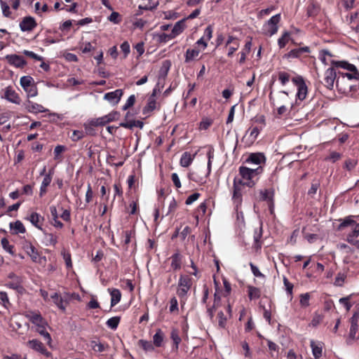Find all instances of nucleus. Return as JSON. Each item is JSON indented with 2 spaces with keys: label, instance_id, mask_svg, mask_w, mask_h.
<instances>
[{
  "label": "nucleus",
  "instance_id": "obj_1",
  "mask_svg": "<svg viewBox=\"0 0 359 359\" xmlns=\"http://www.w3.org/2000/svg\"><path fill=\"white\" fill-rule=\"evenodd\" d=\"M238 171L241 176L238 180H242L243 184L248 187L252 188L257 182V178H256V177L263 172V168L262 166H259L255 169L241 166L239 167Z\"/></svg>",
  "mask_w": 359,
  "mask_h": 359
},
{
  "label": "nucleus",
  "instance_id": "obj_2",
  "mask_svg": "<svg viewBox=\"0 0 359 359\" xmlns=\"http://www.w3.org/2000/svg\"><path fill=\"white\" fill-rule=\"evenodd\" d=\"M192 285V278L187 275H180L177 284V294L180 299V302L185 304L187 294Z\"/></svg>",
  "mask_w": 359,
  "mask_h": 359
},
{
  "label": "nucleus",
  "instance_id": "obj_3",
  "mask_svg": "<svg viewBox=\"0 0 359 359\" xmlns=\"http://www.w3.org/2000/svg\"><path fill=\"white\" fill-rule=\"evenodd\" d=\"M286 104H290L291 107L293 106V104L289 102L288 93L285 90H282L278 93L277 97L272 101L273 106H278L277 114L278 116L283 115L287 111Z\"/></svg>",
  "mask_w": 359,
  "mask_h": 359
},
{
  "label": "nucleus",
  "instance_id": "obj_4",
  "mask_svg": "<svg viewBox=\"0 0 359 359\" xmlns=\"http://www.w3.org/2000/svg\"><path fill=\"white\" fill-rule=\"evenodd\" d=\"M245 187V185L243 184L242 180H238V177H234L233 182L232 201L236 208H238L242 204V196Z\"/></svg>",
  "mask_w": 359,
  "mask_h": 359
},
{
  "label": "nucleus",
  "instance_id": "obj_5",
  "mask_svg": "<svg viewBox=\"0 0 359 359\" xmlns=\"http://www.w3.org/2000/svg\"><path fill=\"white\" fill-rule=\"evenodd\" d=\"M334 68V67L332 66L331 67H329L325 72L324 85L328 89H332L335 80L337 86L338 87L339 85L341 77L339 76L337 79V72Z\"/></svg>",
  "mask_w": 359,
  "mask_h": 359
},
{
  "label": "nucleus",
  "instance_id": "obj_6",
  "mask_svg": "<svg viewBox=\"0 0 359 359\" xmlns=\"http://www.w3.org/2000/svg\"><path fill=\"white\" fill-rule=\"evenodd\" d=\"M280 20V14L275 15L271 18L263 26V32L265 34L272 36L278 31V24Z\"/></svg>",
  "mask_w": 359,
  "mask_h": 359
},
{
  "label": "nucleus",
  "instance_id": "obj_7",
  "mask_svg": "<svg viewBox=\"0 0 359 359\" xmlns=\"http://www.w3.org/2000/svg\"><path fill=\"white\" fill-rule=\"evenodd\" d=\"M292 81L297 87V97L299 100H304L307 95V86L302 76H297L292 79Z\"/></svg>",
  "mask_w": 359,
  "mask_h": 359
},
{
  "label": "nucleus",
  "instance_id": "obj_8",
  "mask_svg": "<svg viewBox=\"0 0 359 359\" xmlns=\"http://www.w3.org/2000/svg\"><path fill=\"white\" fill-rule=\"evenodd\" d=\"M23 249L34 262L41 264L42 260H46L45 257H40L38 251L31 243L25 242L23 244Z\"/></svg>",
  "mask_w": 359,
  "mask_h": 359
},
{
  "label": "nucleus",
  "instance_id": "obj_9",
  "mask_svg": "<svg viewBox=\"0 0 359 359\" xmlns=\"http://www.w3.org/2000/svg\"><path fill=\"white\" fill-rule=\"evenodd\" d=\"M298 35L297 33L291 32H285L280 38L278 40V45H286L291 43L292 45H302L301 41H298Z\"/></svg>",
  "mask_w": 359,
  "mask_h": 359
},
{
  "label": "nucleus",
  "instance_id": "obj_10",
  "mask_svg": "<svg viewBox=\"0 0 359 359\" xmlns=\"http://www.w3.org/2000/svg\"><path fill=\"white\" fill-rule=\"evenodd\" d=\"M261 201H266L270 210L274 206V190L273 189H266L259 191Z\"/></svg>",
  "mask_w": 359,
  "mask_h": 359
},
{
  "label": "nucleus",
  "instance_id": "obj_11",
  "mask_svg": "<svg viewBox=\"0 0 359 359\" xmlns=\"http://www.w3.org/2000/svg\"><path fill=\"white\" fill-rule=\"evenodd\" d=\"M27 345L32 349L46 355V357H50L51 353L49 352L43 343L38 339H32L27 342Z\"/></svg>",
  "mask_w": 359,
  "mask_h": 359
},
{
  "label": "nucleus",
  "instance_id": "obj_12",
  "mask_svg": "<svg viewBox=\"0 0 359 359\" xmlns=\"http://www.w3.org/2000/svg\"><path fill=\"white\" fill-rule=\"evenodd\" d=\"M25 317L29 319L32 323L35 325L36 327L43 325H47V323L46 320L41 316V315L38 312L35 313L34 311H28L25 313Z\"/></svg>",
  "mask_w": 359,
  "mask_h": 359
},
{
  "label": "nucleus",
  "instance_id": "obj_13",
  "mask_svg": "<svg viewBox=\"0 0 359 359\" xmlns=\"http://www.w3.org/2000/svg\"><path fill=\"white\" fill-rule=\"evenodd\" d=\"M37 26L35 19L31 16H26L22 18L20 23V29L22 32H31Z\"/></svg>",
  "mask_w": 359,
  "mask_h": 359
},
{
  "label": "nucleus",
  "instance_id": "obj_14",
  "mask_svg": "<svg viewBox=\"0 0 359 359\" xmlns=\"http://www.w3.org/2000/svg\"><path fill=\"white\" fill-rule=\"evenodd\" d=\"M6 60L11 65L17 68H22L27 65L23 57L15 54L7 55Z\"/></svg>",
  "mask_w": 359,
  "mask_h": 359
},
{
  "label": "nucleus",
  "instance_id": "obj_15",
  "mask_svg": "<svg viewBox=\"0 0 359 359\" xmlns=\"http://www.w3.org/2000/svg\"><path fill=\"white\" fill-rule=\"evenodd\" d=\"M130 116V112H127L124 121L119 123V127L133 130L134 127L142 129L144 126V123L142 121H127L128 117Z\"/></svg>",
  "mask_w": 359,
  "mask_h": 359
},
{
  "label": "nucleus",
  "instance_id": "obj_16",
  "mask_svg": "<svg viewBox=\"0 0 359 359\" xmlns=\"http://www.w3.org/2000/svg\"><path fill=\"white\" fill-rule=\"evenodd\" d=\"M310 49L309 46H302L299 47L297 48H294L291 50L289 53L284 55V58H298L302 54L309 53Z\"/></svg>",
  "mask_w": 359,
  "mask_h": 359
},
{
  "label": "nucleus",
  "instance_id": "obj_17",
  "mask_svg": "<svg viewBox=\"0 0 359 359\" xmlns=\"http://www.w3.org/2000/svg\"><path fill=\"white\" fill-rule=\"evenodd\" d=\"M263 234L262 224L259 223V226L255 228L253 239H254V248L256 250L261 249L262 241L261 238Z\"/></svg>",
  "mask_w": 359,
  "mask_h": 359
},
{
  "label": "nucleus",
  "instance_id": "obj_18",
  "mask_svg": "<svg viewBox=\"0 0 359 359\" xmlns=\"http://www.w3.org/2000/svg\"><path fill=\"white\" fill-rule=\"evenodd\" d=\"M4 97L10 102L16 104H19L20 103V98L18 94L11 86L6 88Z\"/></svg>",
  "mask_w": 359,
  "mask_h": 359
},
{
  "label": "nucleus",
  "instance_id": "obj_19",
  "mask_svg": "<svg viewBox=\"0 0 359 359\" xmlns=\"http://www.w3.org/2000/svg\"><path fill=\"white\" fill-rule=\"evenodd\" d=\"M122 95L123 90L121 89H116L114 91L106 93L104 98L109 102L116 104L120 101Z\"/></svg>",
  "mask_w": 359,
  "mask_h": 359
},
{
  "label": "nucleus",
  "instance_id": "obj_20",
  "mask_svg": "<svg viewBox=\"0 0 359 359\" xmlns=\"http://www.w3.org/2000/svg\"><path fill=\"white\" fill-rule=\"evenodd\" d=\"M25 109L29 113L37 114L41 112H46L48 109L44 108L41 104L28 100L25 103Z\"/></svg>",
  "mask_w": 359,
  "mask_h": 359
},
{
  "label": "nucleus",
  "instance_id": "obj_21",
  "mask_svg": "<svg viewBox=\"0 0 359 359\" xmlns=\"http://www.w3.org/2000/svg\"><path fill=\"white\" fill-rule=\"evenodd\" d=\"M330 65L335 68H341L348 71H355V69H357L354 65L351 64L346 60H331Z\"/></svg>",
  "mask_w": 359,
  "mask_h": 359
},
{
  "label": "nucleus",
  "instance_id": "obj_22",
  "mask_svg": "<svg viewBox=\"0 0 359 359\" xmlns=\"http://www.w3.org/2000/svg\"><path fill=\"white\" fill-rule=\"evenodd\" d=\"M8 278L11 279V281L6 283V287L16 290L22 288L21 279L19 276H16L14 273H10Z\"/></svg>",
  "mask_w": 359,
  "mask_h": 359
},
{
  "label": "nucleus",
  "instance_id": "obj_23",
  "mask_svg": "<svg viewBox=\"0 0 359 359\" xmlns=\"http://www.w3.org/2000/svg\"><path fill=\"white\" fill-rule=\"evenodd\" d=\"M266 161L265 156L262 153H252L246 159L247 163L260 165L264 163Z\"/></svg>",
  "mask_w": 359,
  "mask_h": 359
},
{
  "label": "nucleus",
  "instance_id": "obj_24",
  "mask_svg": "<svg viewBox=\"0 0 359 359\" xmlns=\"http://www.w3.org/2000/svg\"><path fill=\"white\" fill-rule=\"evenodd\" d=\"M53 299V303L62 311H65L66 309V306L67 304V302L65 300L60 294L57 292H55L50 296Z\"/></svg>",
  "mask_w": 359,
  "mask_h": 359
},
{
  "label": "nucleus",
  "instance_id": "obj_25",
  "mask_svg": "<svg viewBox=\"0 0 359 359\" xmlns=\"http://www.w3.org/2000/svg\"><path fill=\"white\" fill-rule=\"evenodd\" d=\"M170 259H171L170 266L174 271L181 269L182 256L180 252L174 253Z\"/></svg>",
  "mask_w": 359,
  "mask_h": 359
},
{
  "label": "nucleus",
  "instance_id": "obj_26",
  "mask_svg": "<svg viewBox=\"0 0 359 359\" xmlns=\"http://www.w3.org/2000/svg\"><path fill=\"white\" fill-rule=\"evenodd\" d=\"M108 291L111 295V308L116 306L121 299V293L118 289L109 288Z\"/></svg>",
  "mask_w": 359,
  "mask_h": 359
},
{
  "label": "nucleus",
  "instance_id": "obj_27",
  "mask_svg": "<svg viewBox=\"0 0 359 359\" xmlns=\"http://www.w3.org/2000/svg\"><path fill=\"white\" fill-rule=\"evenodd\" d=\"M170 66L171 63L169 60H165L163 62L158 72V79H160V80L165 81L170 70Z\"/></svg>",
  "mask_w": 359,
  "mask_h": 359
},
{
  "label": "nucleus",
  "instance_id": "obj_28",
  "mask_svg": "<svg viewBox=\"0 0 359 359\" xmlns=\"http://www.w3.org/2000/svg\"><path fill=\"white\" fill-rule=\"evenodd\" d=\"M170 339L173 341L172 350L175 351H177V350L179 348V344L181 343V341H182L181 337H180V334H179V331L177 329H175V328L172 329L171 332H170Z\"/></svg>",
  "mask_w": 359,
  "mask_h": 359
},
{
  "label": "nucleus",
  "instance_id": "obj_29",
  "mask_svg": "<svg viewBox=\"0 0 359 359\" xmlns=\"http://www.w3.org/2000/svg\"><path fill=\"white\" fill-rule=\"evenodd\" d=\"M10 228L13 231V234L24 233L26 231L24 224L20 220H17L15 222H11Z\"/></svg>",
  "mask_w": 359,
  "mask_h": 359
},
{
  "label": "nucleus",
  "instance_id": "obj_30",
  "mask_svg": "<svg viewBox=\"0 0 359 359\" xmlns=\"http://www.w3.org/2000/svg\"><path fill=\"white\" fill-rule=\"evenodd\" d=\"M185 20V19H182L175 23V25L173 26L171 30V37H176L177 35H179L180 33L183 32L186 27Z\"/></svg>",
  "mask_w": 359,
  "mask_h": 359
},
{
  "label": "nucleus",
  "instance_id": "obj_31",
  "mask_svg": "<svg viewBox=\"0 0 359 359\" xmlns=\"http://www.w3.org/2000/svg\"><path fill=\"white\" fill-rule=\"evenodd\" d=\"M248 292L250 300L259 299L261 296L260 289L254 286L248 285Z\"/></svg>",
  "mask_w": 359,
  "mask_h": 359
},
{
  "label": "nucleus",
  "instance_id": "obj_32",
  "mask_svg": "<svg viewBox=\"0 0 359 359\" xmlns=\"http://www.w3.org/2000/svg\"><path fill=\"white\" fill-rule=\"evenodd\" d=\"M358 315L355 313L351 318V325L350 328V337L351 338H355L356 332L358 330Z\"/></svg>",
  "mask_w": 359,
  "mask_h": 359
},
{
  "label": "nucleus",
  "instance_id": "obj_33",
  "mask_svg": "<svg viewBox=\"0 0 359 359\" xmlns=\"http://www.w3.org/2000/svg\"><path fill=\"white\" fill-rule=\"evenodd\" d=\"M332 55L327 50H321L319 54V60L325 65H328L330 64V60H332Z\"/></svg>",
  "mask_w": 359,
  "mask_h": 359
},
{
  "label": "nucleus",
  "instance_id": "obj_34",
  "mask_svg": "<svg viewBox=\"0 0 359 359\" xmlns=\"http://www.w3.org/2000/svg\"><path fill=\"white\" fill-rule=\"evenodd\" d=\"M164 339V334L161 329H158L153 337L154 345L156 347L162 346Z\"/></svg>",
  "mask_w": 359,
  "mask_h": 359
},
{
  "label": "nucleus",
  "instance_id": "obj_35",
  "mask_svg": "<svg viewBox=\"0 0 359 359\" xmlns=\"http://www.w3.org/2000/svg\"><path fill=\"white\" fill-rule=\"evenodd\" d=\"M193 161V157L191 154L188 152H184L180 158V165L184 168L189 167Z\"/></svg>",
  "mask_w": 359,
  "mask_h": 359
},
{
  "label": "nucleus",
  "instance_id": "obj_36",
  "mask_svg": "<svg viewBox=\"0 0 359 359\" xmlns=\"http://www.w3.org/2000/svg\"><path fill=\"white\" fill-rule=\"evenodd\" d=\"M20 83L25 90L34 83V79L30 76H23L20 78Z\"/></svg>",
  "mask_w": 359,
  "mask_h": 359
},
{
  "label": "nucleus",
  "instance_id": "obj_37",
  "mask_svg": "<svg viewBox=\"0 0 359 359\" xmlns=\"http://www.w3.org/2000/svg\"><path fill=\"white\" fill-rule=\"evenodd\" d=\"M348 73H341L340 74L341 79L347 78L348 80H359V72L357 69L355 71H348Z\"/></svg>",
  "mask_w": 359,
  "mask_h": 359
},
{
  "label": "nucleus",
  "instance_id": "obj_38",
  "mask_svg": "<svg viewBox=\"0 0 359 359\" xmlns=\"http://www.w3.org/2000/svg\"><path fill=\"white\" fill-rule=\"evenodd\" d=\"M359 236V223L355 224V226L351 227V231L346 236V241L349 243V240L355 241V238Z\"/></svg>",
  "mask_w": 359,
  "mask_h": 359
},
{
  "label": "nucleus",
  "instance_id": "obj_39",
  "mask_svg": "<svg viewBox=\"0 0 359 359\" xmlns=\"http://www.w3.org/2000/svg\"><path fill=\"white\" fill-rule=\"evenodd\" d=\"M311 347L312 348V353L315 359H319L322 356V346L318 344H316L313 341H311Z\"/></svg>",
  "mask_w": 359,
  "mask_h": 359
},
{
  "label": "nucleus",
  "instance_id": "obj_40",
  "mask_svg": "<svg viewBox=\"0 0 359 359\" xmlns=\"http://www.w3.org/2000/svg\"><path fill=\"white\" fill-rule=\"evenodd\" d=\"M156 100L154 97H149L147 104L143 108V114H147L155 109L156 108Z\"/></svg>",
  "mask_w": 359,
  "mask_h": 359
},
{
  "label": "nucleus",
  "instance_id": "obj_41",
  "mask_svg": "<svg viewBox=\"0 0 359 359\" xmlns=\"http://www.w3.org/2000/svg\"><path fill=\"white\" fill-rule=\"evenodd\" d=\"M358 223H356L355 220L353 219L352 216H349L346 217L344 221L339 224V229L341 230L345 227L351 226L353 227L355 226V224H358Z\"/></svg>",
  "mask_w": 359,
  "mask_h": 359
},
{
  "label": "nucleus",
  "instance_id": "obj_42",
  "mask_svg": "<svg viewBox=\"0 0 359 359\" xmlns=\"http://www.w3.org/2000/svg\"><path fill=\"white\" fill-rule=\"evenodd\" d=\"M121 317L120 316H114L107 320L106 322V325L108 327L111 328V330H116L118 327V325L120 323Z\"/></svg>",
  "mask_w": 359,
  "mask_h": 359
},
{
  "label": "nucleus",
  "instance_id": "obj_43",
  "mask_svg": "<svg viewBox=\"0 0 359 359\" xmlns=\"http://www.w3.org/2000/svg\"><path fill=\"white\" fill-rule=\"evenodd\" d=\"M320 10V7L318 4L311 2L307 7V15L309 16L316 15Z\"/></svg>",
  "mask_w": 359,
  "mask_h": 359
},
{
  "label": "nucleus",
  "instance_id": "obj_44",
  "mask_svg": "<svg viewBox=\"0 0 359 359\" xmlns=\"http://www.w3.org/2000/svg\"><path fill=\"white\" fill-rule=\"evenodd\" d=\"M199 50L196 49H187L185 55V62H189L196 58L198 54Z\"/></svg>",
  "mask_w": 359,
  "mask_h": 359
},
{
  "label": "nucleus",
  "instance_id": "obj_45",
  "mask_svg": "<svg viewBox=\"0 0 359 359\" xmlns=\"http://www.w3.org/2000/svg\"><path fill=\"white\" fill-rule=\"evenodd\" d=\"M138 344L145 351H153L154 350L153 344L149 341L140 339L138 341Z\"/></svg>",
  "mask_w": 359,
  "mask_h": 359
},
{
  "label": "nucleus",
  "instance_id": "obj_46",
  "mask_svg": "<svg viewBox=\"0 0 359 359\" xmlns=\"http://www.w3.org/2000/svg\"><path fill=\"white\" fill-rule=\"evenodd\" d=\"M1 245L3 248L8 252L10 255H14V246L13 245L9 244V241L6 238H3L1 241Z\"/></svg>",
  "mask_w": 359,
  "mask_h": 359
},
{
  "label": "nucleus",
  "instance_id": "obj_47",
  "mask_svg": "<svg viewBox=\"0 0 359 359\" xmlns=\"http://www.w3.org/2000/svg\"><path fill=\"white\" fill-rule=\"evenodd\" d=\"M346 278V274L345 273H342V272L338 273L335 278L334 285L337 287L343 286Z\"/></svg>",
  "mask_w": 359,
  "mask_h": 359
},
{
  "label": "nucleus",
  "instance_id": "obj_48",
  "mask_svg": "<svg viewBox=\"0 0 359 359\" xmlns=\"http://www.w3.org/2000/svg\"><path fill=\"white\" fill-rule=\"evenodd\" d=\"M46 325L39 326L36 327V332L41 336H43L45 339L48 341L49 344L51 341V337L50 334L46 330Z\"/></svg>",
  "mask_w": 359,
  "mask_h": 359
},
{
  "label": "nucleus",
  "instance_id": "obj_49",
  "mask_svg": "<svg viewBox=\"0 0 359 359\" xmlns=\"http://www.w3.org/2000/svg\"><path fill=\"white\" fill-rule=\"evenodd\" d=\"M41 219V215L36 212L32 213L29 217L30 222L34 226H35L36 227H37L39 229H41V226H39V223Z\"/></svg>",
  "mask_w": 359,
  "mask_h": 359
},
{
  "label": "nucleus",
  "instance_id": "obj_50",
  "mask_svg": "<svg viewBox=\"0 0 359 359\" xmlns=\"http://www.w3.org/2000/svg\"><path fill=\"white\" fill-rule=\"evenodd\" d=\"M357 163V160L348 158L345 161L344 168L348 171H351L356 167Z\"/></svg>",
  "mask_w": 359,
  "mask_h": 359
},
{
  "label": "nucleus",
  "instance_id": "obj_51",
  "mask_svg": "<svg viewBox=\"0 0 359 359\" xmlns=\"http://www.w3.org/2000/svg\"><path fill=\"white\" fill-rule=\"evenodd\" d=\"M341 158V154L337 151H331L330 155L327 156L325 160L327 161H330L332 163H335L339 161Z\"/></svg>",
  "mask_w": 359,
  "mask_h": 359
},
{
  "label": "nucleus",
  "instance_id": "obj_52",
  "mask_svg": "<svg viewBox=\"0 0 359 359\" xmlns=\"http://www.w3.org/2000/svg\"><path fill=\"white\" fill-rule=\"evenodd\" d=\"M24 90L27 93L28 97H34L38 95V90L35 83L28 87L27 89H25Z\"/></svg>",
  "mask_w": 359,
  "mask_h": 359
},
{
  "label": "nucleus",
  "instance_id": "obj_53",
  "mask_svg": "<svg viewBox=\"0 0 359 359\" xmlns=\"http://www.w3.org/2000/svg\"><path fill=\"white\" fill-rule=\"evenodd\" d=\"M85 137V133L82 130H74L70 138L73 142H78Z\"/></svg>",
  "mask_w": 359,
  "mask_h": 359
},
{
  "label": "nucleus",
  "instance_id": "obj_54",
  "mask_svg": "<svg viewBox=\"0 0 359 359\" xmlns=\"http://www.w3.org/2000/svg\"><path fill=\"white\" fill-rule=\"evenodd\" d=\"M0 304L6 309L11 305L8 294L5 292H0Z\"/></svg>",
  "mask_w": 359,
  "mask_h": 359
},
{
  "label": "nucleus",
  "instance_id": "obj_55",
  "mask_svg": "<svg viewBox=\"0 0 359 359\" xmlns=\"http://www.w3.org/2000/svg\"><path fill=\"white\" fill-rule=\"evenodd\" d=\"M66 149V147L63 145H57L54 149V159L55 160H61L60 155L63 153Z\"/></svg>",
  "mask_w": 359,
  "mask_h": 359
},
{
  "label": "nucleus",
  "instance_id": "obj_56",
  "mask_svg": "<svg viewBox=\"0 0 359 359\" xmlns=\"http://www.w3.org/2000/svg\"><path fill=\"white\" fill-rule=\"evenodd\" d=\"M290 79V76L285 72H280L278 73V79L283 86H285Z\"/></svg>",
  "mask_w": 359,
  "mask_h": 359
},
{
  "label": "nucleus",
  "instance_id": "obj_57",
  "mask_svg": "<svg viewBox=\"0 0 359 359\" xmlns=\"http://www.w3.org/2000/svg\"><path fill=\"white\" fill-rule=\"evenodd\" d=\"M310 294L309 293L302 294L300 295L299 303L302 307H307L309 306Z\"/></svg>",
  "mask_w": 359,
  "mask_h": 359
},
{
  "label": "nucleus",
  "instance_id": "obj_58",
  "mask_svg": "<svg viewBox=\"0 0 359 359\" xmlns=\"http://www.w3.org/2000/svg\"><path fill=\"white\" fill-rule=\"evenodd\" d=\"M283 284L285 287V290L287 293L290 296V299L292 297V290H293V284L290 283L288 279L284 276L283 277Z\"/></svg>",
  "mask_w": 359,
  "mask_h": 359
},
{
  "label": "nucleus",
  "instance_id": "obj_59",
  "mask_svg": "<svg viewBox=\"0 0 359 359\" xmlns=\"http://www.w3.org/2000/svg\"><path fill=\"white\" fill-rule=\"evenodd\" d=\"M178 302L177 299L175 297H173L170 300V307L169 311L170 313H174L175 311H178Z\"/></svg>",
  "mask_w": 359,
  "mask_h": 359
},
{
  "label": "nucleus",
  "instance_id": "obj_60",
  "mask_svg": "<svg viewBox=\"0 0 359 359\" xmlns=\"http://www.w3.org/2000/svg\"><path fill=\"white\" fill-rule=\"evenodd\" d=\"M0 4L1 6L3 15L5 17L9 18L11 15L9 6L6 4V2L4 1L3 0H0Z\"/></svg>",
  "mask_w": 359,
  "mask_h": 359
},
{
  "label": "nucleus",
  "instance_id": "obj_61",
  "mask_svg": "<svg viewBox=\"0 0 359 359\" xmlns=\"http://www.w3.org/2000/svg\"><path fill=\"white\" fill-rule=\"evenodd\" d=\"M62 257H63V259L65 262V264H66V266L67 268L68 269H70L72 267V259H71V255L70 253L66 252V251H63L62 252Z\"/></svg>",
  "mask_w": 359,
  "mask_h": 359
},
{
  "label": "nucleus",
  "instance_id": "obj_62",
  "mask_svg": "<svg viewBox=\"0 0 359 359\" xmlns=\"http://www.w3.org/2000/svg\"><path fill=\"white\" fill-rule=\"evenodd\" d=\"M135 102V95H131L127 100L125 104L123 106L122 109L126 111L128 108L133 107Z\"/></svg>",
  "mask_w": 359,
  "mask_h": 359
},
{
  "label": "nucleus",
  "instance_id": "obj_63",
  "mask_svg": "<svg viewBox=\"0 0 359 359\" xmlns=\"http://www.w3.org/2000/svg\"><path fill=\"white\" fill-rule=\"evenodd\" d=\"M108 20L114 23L118 24L121 22V15L117 12H112L108 17Z\"/></svg>",
  "mask_w": 359,
  "mask_h": 359
},
{
  "label": "nucleus",
  "instance_id": "obj_64",
  "mask_svg": "<svg viewBox=\"0 0 359 359\" xmlns=\"http://www.w3.org/2000/svg\"><path fill=\"white\" fill-rule=\"evenodd\" d=\"M250 269H251V271H252V273H253V275L255 276V277H262V278H264V275L260 272V271L259 270L258 267L257 266H255L253 263L250 262Z\"/></svg>",
  "mask_w": 359,
  "mask_h": 359
}]
</instances>
